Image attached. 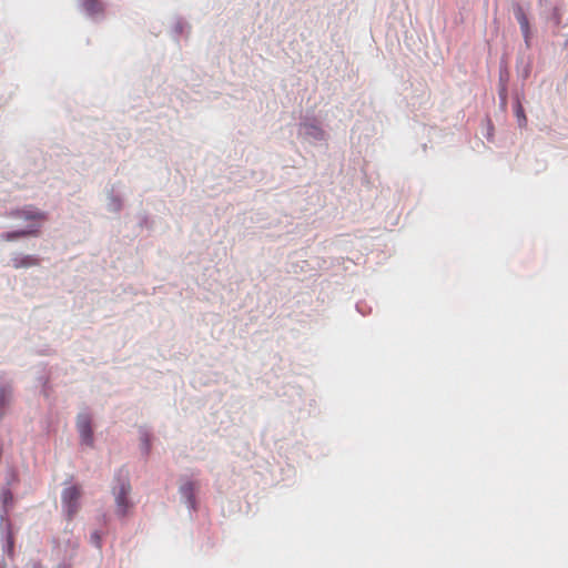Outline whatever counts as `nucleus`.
I'll list each match as a JSON object with an SVG mask.
<instances>
[{
  "instance_id": "0eeeda50",
  "label": "nucleus",
  "mask_w": 568,
  "mask_h": 568,
  "mask_svg": "<svg viewBox=\"0 0 568 568\" xmlns=\"http://www.w3.org/2000/svg\"><path fill=\"white\" fill-rule=\"evenodd\" d=\"M83 10L90 14H99L103 11V3L100 0H82Z\"/></svg>"
},
{
  "instance_id": "f03ea898",
  "label": "nucleus",
  "mask_w": 568,
  "mask_h": 568,
  "mask_svg": "<svg viewBox=\"0 0 568 568\" xmlns=\"http://www.w3.org/2000/svg\"><path fill=\"white\" fill-rule=\"evenodd\" d=\"M131 490L130 484L126 479L120 481L118 489L114 491L116 501V511L124 516L130 508L128 495Z\"/></svg>"
},
{
  "instance_id": "423d86ee",
  "label": "nucleus",
  "mask_w": 568,
  "mask_h": 568,
  "mask_svg": "<svg viewBox=\"0 0 568 568\" xmlns=\"http://www.w3.org/2000/svg\"><path fill=\"white\" fill-rule=\"evenodd\" d=\"M39 263V258L32 255H21L12 258V266L14 268L38 266Z\"/></svg>"
},
{
  "instance_id": "1a4fd4ad",
  "label": "nucleus",
  "mask_w": 568,
  "mask_h": 568,
  "mask_svg": "<svg viewBox=\"0 0 568 568\" xmlns=\"http://www.w3.org/2000/svg\"><path fill=\"white\" fill-rule=\"evenodd\" d=\"M0 499L4 507V513H3V515H1V519H2V521L8 523L9 521L8 520V511H9L8 508L11 507L13 504V495L9 489H4L1 493Z\"/></svg>"
},
{
  "instance_id": "39448f33",
  "label": "nucleus",
  "mask_w": 568,
  "mask_h": 568,
  "mask_svg": "<svg viewBox=\"0 0 568 568\" xmlns=\"http://www.w3.org/2000/svg\"><path fill=\"white\" fill-rule=\"evenodd\" d=\"M515 17L520 26L521 32L526 39L529 37V21L521 6L516 4Z\"/></svg>"
},
{
  "instance_id": "ddd939ff",
  "label": "nucleus",
  "mask_w": 568,
  "mask_h": 568,
  "mask_svg": "<svg viewBox=\"0 0 568 568\" xmlns=\"http://www.w3.org/2000/svg\"><path fill=\"white\" fill-rule=\"evenodd\" d=\"M92 540L94 541V544L100 547V535L95 531L92 534Z\"/></svg>"
},
{
  "instance_id": "f8f14e48",
  "label": "nucleus",
  "mask_w": 568,
  "mask_h": 568,
  "mask_svg": "<svg viewBox=\"0 0 568 568\" xmlns=\"http://www.w3.org/2000/svg\"><path fill=\"white\" fill-rule=\"evenodd\" d=\"M181 490H182L183 495L189 497V499L191 500L192 499V494H193V490H194V484L193 483H186L185 485H183L181 487Z\"/></svg>"
},
{
  "instance_id": "9d476101",
  "label": "nucleus",
  "mask_w": 568,
  "mask_h": 568,
  "mask_svg": "<svg viewBox=\"0 0 568 568\" xmlns=\"http://www.w3.org/2000/svg\"><path fill=\"white\" fill-rule=\"evenodd\" d=\"M3 548H4V551H7L10 557L13 556L14 537H13V532L11 530V525L9 521L7 523L6 544H4Z\"/></svg>"
},
{
  "instance_id": "f257e3e1",
  "label": "nucleus",
  "mask_w": 568,
  "mask_h": 568,
  "mask_svg": "<svg viewBox=\"0 0 568 568\" xmlns=\"http://www.w3.org/2000/svg\"><path fill=\"white\" fill-rule=\"evenodd\" d=\"M82 491L77 485L70 486L62 491V507L69 519H72L80 508V498Z\"/></svg>"
},
{
  "instance_id": "9b49d317",
  "label": "nucleus",
  "mask_w": 568,
  "mask_h": 568,
  "mask_svg": "<svg viewBox=\"0 0 568 568\" xmlns=\"http://www.w3.org/2000/svg\"><path fill=\"white\" fill-rule=\"evenodd\" d=\"M516 116H517L519 126H525L527 124V118H526L524 109L520 104L517 105Z\"/></svg>"
},
{
  "instance_id": "20e7f679",
  "label": "nucleus",
  "mask_w": 568,
  "mask_h": 568,
  "mask_svg": "<svg viewBox=\"0 0 568 568\" xmlns=\"http://www.w3.org/2000/svg\"><path fill=\"white\" fill-rule=\"evenodd\" d=\"M39 227H40V225H37V226H30L27 230L7 232L1 235V239L3 241L10 242V241H14L20 237L37 236V235H39Z\"/></svg>"
},
{
  "instance_id": "4468645a",
  "label": "nucleus",
  "mask_w": 568,
  "mask_h": 568,
  "mask_svg": "<svg viewBox=\"0 0 568 568\" xmlns=\"http://www.w3.org/2000/svg\"><path fill=\"white\" fill-rule=\"evenodd\" d=\"M33 568H42L40 564H34Z\"/></svg>"
},
{
  "instance_id": "2eb2a0df",
  "label": "nucleus",
  "mask_w": 568,
  "mask_h": 568,
  "mask_svg": "<svg viewBox=\"0 0 568 568\" xmlns=\"http://www.w3.org/2000/svg\"><path fill=\"white\" fill-rule=\"evenodd\" d=\"M4 566H6V565H4L3 562H2V564H0V568H4Z\"/></svg>"
},
{
  "instance_id": "6e6552de",
  "label": "nucleus",
  "mask_w": 568,
  "mask_h": 568,
  "mask_svg": "<svg viewBox=\"0 0 568 568\" xmlns=\"http://www.w3.org/2000/svg\"><path fill=\"white\" fill-rule=\"evenodd\" d=\"M18 217L24 219V220H32V221H45L47 215L43 212L37 211V210H22L17 213Z\"/></svg>"
},
{
  "instance_id": "7ed1b4c3",
  "label": "nucleus",
  "mask_w": 568,
  "mask_h": 568,
  "mask_svg": "<svg viewBox=\"0 0 568 568\" xmlns=\"http://www.w3.org/2000/svg\"><path fill=\"white\" fill-rule=\"evenodd\" d=\"M77 428L81 437V443L87 446L93 445V433L91 428V418L89 415H79L77 420Z\"/></svg>"
}]
</instances>
